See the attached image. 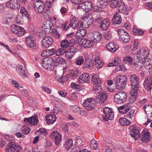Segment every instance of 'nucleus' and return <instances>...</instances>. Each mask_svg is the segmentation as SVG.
<instances>
[{"mask_svg":"<svg viewBox=\"0 0 152 152\" xmlns=\"http://www.w3.org/2000/svg\"><path fill=\"white\" fill-rule=\"evenodd\" d=\"M137 60L136 62H133L132 63V68L136 71H139L142 69L143 65L145 67V65L146 64V63L143 61V62H140L139 59L137 58Z\"/></svg>","mask_w":152,"mask_h":152,"instance_id":"23","label":"nucleus"},{"mask_svg":"<svg viewBox=\"0 0 152 152\" xmlns=\"http://www.w3.org/2000/svg\"><path fill=\"white\" fill-rule=\"evenodd\" d=\"M73 144V140L70 138L67 139L66 140L65 147L67 150H69Z\"/></svg>","mask_w":152,"mask_h":152,"instance_id":"41","label":"nucleus"},{"mask_svg":"<svg viewBox=\"0 0 152 152\" xmlns=\"http://www.w3.org/2000/svg\"><path fill=\"white\" fill-rule=\"evenodd\" d=\"M54 63L58 64H66V61L65 59L60 57L56 58L54 61Z\"/></svg>","mask_w":152,"mask_h":152,"instance_id":"38","label":"nucleus"},{"mask_svg":"<svg viewBox=\"0 0 152 152\" xmlns=\"http://www.w3.org/2000/svg\"><path fill=\"white\" fill-rule=\"evenodd\" d=\"M129 129L131 130L130 134L135 140H137L140 137L139 130L136 127L132 125L130 126Z\"/></svg>","mask_w":152,"mask_h":152,"instance_id":"14","label":"nucleus"},{"mask_svg":"<svg viewBox=\"0 0 152 152\" xmlns=\"http://www.w3.org/2000/svg\"><path fill=\"white\" fill-rule=\"evenodd\" d=\"M42 64L45 69L49 71L52 70L54 67L53 63H51L49 60L45 61Z\"/></svg>","mask_w":152,"mask_h":152,"instance_id":"31","label":"nucleus"},{"mask_svg":"<svg viewBox=\"0 0 152 152\" xmlns=\"http://www.w3.org/2000/svg\"><path fill=\"white\" fill-rule=\"evenodd\" d=\"M33 7L35 12L40 14L43 13L45 9L44 3L39 0H37L34 2Z\"/></svg>","mask_w":152,"mask_h":152,"instance_id":"5","label":"nucleus"},{"mask_svg":"<svg viewBox=\"0 0 152 152\" xmlns=\"http://www.w3.org/2000/svg\"><path fill=\"white\" fill-rule=\"evenodd\" d=\"M25 41L28 46L31 48H36L37 45L35 38L31 36H29L26 38Z\"/></svg>","mask_w":152,"mask_h":152,"instance_id":"17","label":"nucleus"},{"mask_svg":"<svg viewBox=\"0 0 152 152\" xmlns=\"http://www.w3.org/2000/svg\"><path fill=\"white\" fill-rule=\"evenodd\" d=\"M7 7L12 9L17 10L20 7V4L18 0H10L6 4Z\"/></svg>","mask_w":152,"mask_h":152,"instance_id":"16","label":"nucleus"},{"mask_svg":"<svg viewBox=\"0 0 152 152\" xmlns=\"http://www.w3.org/2000/svg\"><path fill=\"white\" fill-rule=\"evenodd\" d=\"M107 49L112 52H115L117 49L115 44L113 42H111L107 44L106 46Z\"/></svg>","mask_w":152,"mask_h":152,"instance_id":"37","label":"nucleus"},{"mask_svg":"<svg viewBox=\"0 0 152 152\" xmlns=\"http://www.w3.org/2000/svg\"><path fill=\"white\" fill-rule=\"evenodd\" d=\"M119 4V0H110V5L112 8H115Z\"/></svg>","mask_w":152,"mask_h":152,"instance_id":"45","label":"nucleus"},{"mask_svg":"<svg viewBox=\"0 0 152 152\" xmlns=\"http://www.w3.org/2000/svg\"><path fill=\"white\" fill-rule=\"evenodd\" d=\"M30 131V129L28 127L24 126L23 127L22 132L24 134H29Z\"/></svg>","mask_w":152,"mask_h":152,"instance_id":"60","label":"nucleus"},{"mask_svg":"<svg viewBox=\"0 0 152 152\" xmlns=\"http://www.w3.org/2000/svg\"><path fill=\"white\" fill-rule=\"evenodd\" d=\"M46 122L48 124H53L56 121V117L54 114L47 115L45 117Z\"/></svg>","mask_w":152,"mask_h":152,"instance_id":"28","label":"nucleus"},{"mask_svg":"<svg viewBox=\"0 0 152 152\" xmlns=\"http://www.w3.org/2000/svg\"><path fill=\"white\" fill-rule=\"evenodd\" d=\"M68 42L69 43V46H73L76 44L75 40L74 38H71V39L69 38L67 39Z\"/></svg>","mask_w":152,"mask_h":152,"instance_id":"63","label":"nucleus"},{"mask_svg":"<svg viewBox=\"0 0 152 152\" xmlns=\"http://www.w3.org/2000/svg\"><path fill=\"white\" fill-rule=\"evenodd\" d=\"M20 12L23 16H25L27 18L29 19V15L26 9L24 7L20 8Z\"/></svg>","mask_w":152,"mask_h":152,"instance_id":"46","label":"nucleus"},{"mask_svg":"<svg viewBox=\"0 0 152 152\" xmlns=\"http://www.w3.org/2000/svg\"><path fill=\"white\" fill-rule=\"evenodd\" d=\"M123 61L125 64L131 65L132 64L133 59L130 56H126L124 57Z\"/></svg>","mask_w":152,"mask_h":152,"instance_id":"49","label":"nucleus"},{"mask_svg":"<svg viewBox=\"0 0 152 152\" xmlns=\"http://www.w3.org/2000/svg\"><path fill=\"white\" fill-rule=\"evenodd\" d=\"M115 83L116 89L123 90L125 88L127 82L126 76L124 75L116 76L114 77L113 80Z\"/></svg>","mask_w":152,"mask_h":152,"instance_id":"2","label":"nucleus"},{"mask_svg":"<svg viewBox=\"0 0 152 152\" xmlns=\"http://www.w3.org/2000/svg\"><path fill=\"white\" fill-rule=\"evenodd\" d=\"M16 69L20 75L23 76L25 75L26 68L24 66L19 65L17 66Z\"/></svg>","mask_w":152,"mask_h":152,"instance_id":"35","label":"nucleus"},{"mask_svg":"<svg viewBox=\"0 0 152 152\" xmlns=\"http://www.w3.org/2000/svg\"><path fill=\"white\" fill-rule=\"evenodd\" d=\"M89 37L93 43H96L98 42L100 40L102 36L99 32L95 31L90 33Z\"/></svg>","mask_w":152,"mask_h":152,"instance_id":"15","label":"nucleus"},{"mask_svg":"<svg viewBox=\"0 0 152 152\" xmlns=\"http://www.w3.org/2000/svg\"><path fill=\"white\" fill-rule=\"evenodd\" d=\"M19 26L15 24L12 25L11 27L12 32L15 34H18V30H19Z\"/></svg>","mask_w":152,"mask_h":152,"instance_id":"52","label":"nucleus"},{"mask_svg":"<svg viewBox=\"0 0 152 152\" xmlns=\"http://www.w3.org/2000/svg\"><path fill=\"white\" fill-rule=\"evenodd\" d=\"M127 98V95L124 92H120L115 94L114 96V100L117 103H122L124 102Z\"/></svg>","mask_w":152,"mask_h":152,"instance_id":"6","label":"nucleus"},{"mask_svg":"<svg viewBox=\"0 0 152 152\" xmlns=\"http://www.w3.org/2000/svg\"><path fill=\"white\" fill-rule=\"evenodd\" d=\"M21 148L20 145H16L13 142H11L8 143L5 151L6 152H18L20 151Z\"/></svg>","mask_w":152,"mask_h":152,"instance_id":"10","label":"nucleus"},{"mask_svg":"<svg viewBox=\"0 0 152 152\" xmlns=\"http://www.w3.org/2000/svg\"><path fill=\"white\" fill-rule=\"evenodd\" d=\"M53 42V39L51 37L46 36L42 39V44L43 47L48 48L52 44Z\"/></svg>","mask_w":152,"mask_h":152,"instance_id":"19","label":"nucleus"},{"mask_svg":"<svg viewBox=\"0 0 152 152\" xmlns=\"http://www.w3.org/2000/svg\"><path fill=\"white\" fill-rule=\"evenodd\" d=\"M91 82L95 85L100 84L102 82L101 78L97 74L94 75L92 76Z\"/></svg>","mask_w":152,"mask_h":152,"instance_id":"33","label":"nucleus"},{"mask_svg":"<svg viewBox=\"0 0 152 152\" xmlns=\"http://www.w3.org/2000/svg\"><path fill=\"white\" fill-rule=\"evenodd\" d=\"M96 141L95 140L92 139L91 141L90 144V146L92 149H96L97 148V145Z\"/></svg>","mask_w":152,"mask_h":152,"instance_id":"55","label":"nucleus"},{"mask_svg":"<svg viewBox=\"0 0 152 152\" xmlns=\"http://www.w3.org/2000/svg\"><path fill=\"white\" fill-rule=\"evenodd\" d=\"M87 34L86 30L84 29L78 30L76 34V36L80 38L84 37Z\"/></svg>","mask_w":152,"mask_h":152,"instance_id":"39","label":"nucleus"},{"mask_svg":"<svg viewBox=\"0 0 152 152\" xmlns=\"http://www.w3.org/2000/svg\"><path fill=\"white\" fill-rule=\"evenodd\" d=\"M133 32L134 35H142L144 33V32L140 29H138L136 27H134L133 29Z\"/></svg>","mask_w":152,"mask_h":152,"instance_id":"44","label":"nucleus"},{"mask_svg":"<svg viewBox=\"0 0 152 152\" xmlns=\"http://www.w3.org/2000/svg\"><path fill=\"white\" fill-rule=\"evenodd\" d=\"M54 2V0H47L46 2V5L48 8H50L53 5Z\"/></svg>","mask_w":152,"mask_h":152,"instance_id":"59","label":"nucleus"},{"mask_svg":"<svg viewBox=\"0 0 152 152\" xmlns=\"http://www.w3.org/2000/svg\"><path fill=\"white\" fill-rule=\"evenodd\" d=\"M81 40V43H80L85 48H90L94 46V43L91 40L83 38Z\"/></svg>","mask_w":152,"mask_h":152,"instance_id":"27","label":"nucleus"},{"mask_svg":"<svg viewBox=\"0 0 152 152\" xmlns=\"http://www.w3.org/2000/svg\"><path fill=\"white\" fill-rule=\"evenodd\" d=\"M107 98V93L102 90L99 93L96 97V101L99 103L102 104L104 103Z\"/></svg>","mask_w":152,"mask_h":152,"instance_id":"13","label":"nucleus"},{"mask_svg":"<svg viewBox=\"0 0 152 152\" xmlns=\"http://www.w3.org/2000/svg\"><path fill=\"white\" fill-rule=\"evenodd\" d=\"M87 54L84 55L85 60L82 67L83 69H91L94 67V64L93 61L89 58Z\"/></svg>","mask_w":152,"mask_h":152,"instance_id":"12","label":"nucleus"},{"mask_svg":"<svg viewBox=\"0 0 152 152\" xmlns=\"http://www.w3.org/2000/svg\"><path fill=\"white\" fill-rule=\"evenodd\" d=\"M140 140L142 142H147L150 140V134L148 131L146 129L143 130L141 133Z\"/></svg>","mask_w":152,"mask_h":152,"instance_id":"21","label":"nucleus"},{"mask_svg":"<svg viewBox=\"0 0 152 152\" xmlns=\"http://www.w3.org/2000/svg\"><path fill=\"white\" fill-rule=\"evenodd\" d=\"M119 35L120 40L124 43H126L130 40L129 35L122 29H118L117 30Z\"/></svg>","mask_w":152,"mask_h":152,"instance_id":"7","label":"nucleus"},{"mask_svg":"<svg viewBox=\"0 0 152 152\" xmlns=\"http://www.w3.org/2000/svg\"><path fill=\"white\" fill-rule=\"evenodd\" d=\"M104 39L108 40H110L112 37L111 32L109 31L106 32L104 34Z\"/></svg>","mask_w":152,"mask_h":152,"instance_id":"58","label":"nucleus"},{"mask_svg":"<svg viewBox=\"0 0 152 152\" xmlns=\"http://www.w3.org/2000/svg\"><path fill=\"white\" fill-rule=\"evenodd\" d=\"M65 49L63 48H61L56 50H55L56 55L57 56H59L64 54L65 53Z\"/></svg>","mask_w":152,"mask_h":152,"instance_id":"51","label":"nucleus"},{"mask_svg":"<svg viewBox=\"0 0 152 152\" xmlns=\"http://www.w3.org/2000/svg\"><path fill=\"white\" fill-rule=\"evenodd\" d=\"M118 6V11L119 12L124 14H128L126 6L124 3H119V4Z\"/></svg>","mask_w":152,"mask_h":152,"instance_id":"34","label":"nucleus"},{"mask_svg":"<svg viewBox=\"0 0 152 152\" xmlns=\"http://www.w3.org/2000/svg\"><path fill=\"white\" fill-rule=\"evenodd\" d=\"M83 107L87 110H90L95 106V102L94 98H87L83 104Z\"/></svg>","mask_w":152,"mask_h":152,"instance_id":"8","label":"nucleus"},{"mask_svg":"<svg viewBox=\"0 0 152 152\" xmlns=\"http://www.w3.org/2000/svg\"><path fill=\"white\" fill-rule=\"evenodd\" d=\"M149 50L146 48H143L140 49L137 54V58L139 59L140 62L144 61L146 64L150 62L151 60H152V56H150Z\"/></svg>","mask_w":152,"mask_h":152,"instance_id":"1","label":"nucleus"},{"mask_svg":"<svg viewBox=\"0 0 152 152\" xmlns=\"http://www.w3.org/2000/svg\"><path fill=\"white\" fill-rule=\"evenodd\" d=\"M84 20L83 22L84 24H86L85 27H89L92 23L93 20L91 17H87L84 18Z\"/></svg>","mask_w":152,"mask_h":152,"instance_id":"40","label":"nucleus"},{"mask_svg":"<svg viewBox=\"0 0 152 152\" xmlns=\"http://www.w3.org/2000/svg\"><path fill=\"white\" fill-rule=\"evenodd\" d=\"M121 62V59L118 57H116L113 61L107 64L108 67L118 65Z\"/></svg>","mask_w":152,"mask_h":152,"instance_id":"36","label":"nucleus"},{"mask_svg":"<svg viewBox=\"0 0 152 152\" xmlns=\"http://www.w3.org/2000/svg\"><path fill=\"white\" fill-rule=\"evenodd\" d=\"M78 51L77 48L74 47L68 49L66 51V52L65 55L66 57L68 59H71L73 57L74 54H75Z\"/></svg>","mask_w":152,"mask_h":152,"instance_id":"22","label":"nucleus"},{"mask_svg":"<svg viewBox=\"0 0 152 152\" xmlns=\"http://www.w3.org/2000/svg\"><path fill=\"white\" fill-rule=\"evenodd\" d=\"M24 121L26 123H28L32 126H34L37 124L39 120L37 116L36 115H34L29 118H25Z\"/></svg>","mask_w":152,"mask_h":152,"instance_id":"20","label":"nucleus"},{"mask_svg":"<svg viewBox=\"0 0 152 152\" xmlns=\"http://www.w3.org/2000/svg\"><path fill=\"white\" fill-rule=\"evenodd\" d=\"M143 107L146 114L147 112L150 113L152 110V106L149 104L145 105Z\"/></svg>","mask_w":152,"mask_h":152,"instance_id":"56","label":"nucleus"},{"mask_svg":"<svg viewBox=\"0 0 152 152\" xmlns=\"http://www.w3.org/2000/svg\"><path fill=\"white\" fill-rule=\"evenodd\" d=\"M144 86L147 91H151L152 88V81H151L150 83L149 84L144 85Z\"/></svg>","mask_w":152,"mask_h":152,"instance_id":"64","label":"nucleus"},{"mask_svg":"<svg viewBox=\"0 0 152 152\" xmlns=\"http://www.w3.org/2000/svg\"><path fill=\"white\" fill-rule=\"evenodd\" d=\"M90 77L88 74L85 73L81 75L78 78V80L80 83L90 82Z\"/></svg>","mask_w":152,"mask_h":152,"instance_id":"24","label":"nucleus"},{"mask_svg":"<svg viewBox=\"0 0 152 152\" xmlns=\"http://www.w3.org/2000/svg\"><path fill=\"white\" fill-rule=\"evenodd\" d=\"M108 4V0H98L96 9L99 11H102L101 9L105 8Z\"/></svg>","mask_w":152,"mask_h":152,"instance_id":"26","label":"nucleus"},{"mask_svg":"<svg viewBox=\"0 0 152 152\" xmlns=\"http://www.w3.org/2000/svg\"><path fill=\"white\" fill-rule=\"evenodd\" d=\"M19 30H18V34L19 36L21 37L23 35L25 34V32L23 28L19 26Z\"/></svg>","mask_w":152,"mask_h":152,"instance_id":"61","label":"nucleus"},{"mask_svg":"<svg viewBox=\"0 0 152 152\" xmlns=\"http://www.w3.org/2000/svg\"><path fill=\"white\" fill-rule=\"evenodd\" d=\"M134 110H131L128 113L125 115V117L132 120V118L134 115Z\"/></svg>","mask_w":152,"mask_h":152,"instance_id":"57","label":"nucleus"},{"mask_svg":"<svg viewBox=\"0 0 152 152\" xmlns=\"http://www.w3.org/2000/svg\"><path fill=\"white\" fill-rule=\"evenodd\" d=\"M145 68L148 70L149 74L152 75V59L151 60L148 64L145 65Z\"/></svg>","mask_w":152,"mask_h":152,"instance_id":"50","label":"nucleus"},{"mask_svg":"<svg viewBox=\"0 0 152 152\" xmlns=\"http://www.w3.org/2000/svg\"><path fill=\"white\" fill-rule=\"evenodd\" d=\"M50 137L52 139L54 138V141L56 145H58L61 138V136L59 133L56 131H52L50 135Z\"/></svg>","mask_w":152,"mask_h":152,"instance_id":"18","label":"nucleus"},{"mask_svg":"<svg viewBox=\"0 0 152 152\" xmlns=\"http://www.w3.org/2000/svg\"><path fill=\"white\" fill-rule=\"evenodd\" d=\"M130 80L132 90H138L139 88V78L135 74L131 75L130 76Z\"/></svg>","mask_w":152,"mask_h":152,"instance_id":"4","label":"nucleus"},{"mask_svg":"<svg viewBox=\"0 0 152 152\" xmlns=\"http://www.w3.org/2000/svg\"><path fill=\"white\" fill-rule=\"evenodd\" d=\"M67 39H65L62 40L61 42L60 45L61 47L63 48H66L70 46L68 42Z\"/></svg>","mask_w":152,"mask_h":152,"instance_id":"48","label":"nucleus"},{"mask_svg":"<svg viewBox=\"0 0 152 152\" xmlns=\"http://www.w3.org/2000/svg\"><path fill=\"white\" fill-rule=\"evenodd\" d=\"M103 112L105 114L102 116L104 121H107L109 120H112L113 119V113L110 108L106 107L103 109Z\"/></svg>","mask_w":152,"mask_h":152,"instance_id":"9","label":"nucleus"},{"mask_svg":"<svg viewBox=\"0 0 152 152\" xmlns=\"http://www.w3.org/2000/svg\"><path fill=\"white\" fill-rule=\"evenodd\" d=\"M55 25L57 28H62L63 26V22L62 19L60 18L58 19V20L55 23Z\"/></svg>","mask_w":152,"mask_h":152,"instance_id":"54","label":"nucleus"},{"mask_svg":"<svg viewBox=\"0 0 152 152\" xmlns=\"http://www.w3.org/2000/svg\"><path fill=\"white\" fill-rule=\"evenodd\" d=\"M84 60L83 57L80 56L76 58V60L75 62V63L77 65H80L84 62Z\"/></svg>","mask_w":152,"mask_h":152,"instance_id":"53","label":"nucleus"},{"mask_svg":"<svg viewBox=\"0 0 152 152\" xmlns=\"http://www.w3.org/2000/svg\"><path fill=\"white\" fill-rule=\"evenodd\" d=\"M131 108V105L129 104L123 105L118 108L119 113L121 114H124L129 111Z\"/></svg>","mask_w":152,"mask_h":152,"instance_id":"25","label":"nucleus"},{"mask_svg":"<svg viewBox=\"0 0 152 152\" xmlns=\"http://www.w3.org/2000/svg\"><path fill=\"white\" fill-rule=\"evenodd\" d=\"M44 27L42 28V30L40 31L38 30L37 32H38L39 34H38L40 37L43 35L45 34L50 32V31L54 28L53 23L50 21H46L44 23Z\"/></svg>","mask_w":152,"mask_h":152,"instance_id":"3","label":"nucleus"},{"mask_svg":"<svg viewBox=\"0 0 152 152\" xmlns=\"http://www.w3.org/2000/svg\"><path fill=\"white\" fill-rule=\"evenodd\" d=\"M121 16L118 14L116 12L114 15L112 20V23L115 25H118L121 23Z\"/></svg>","mask_w":152,"mask_h":152,"instance_id":"29","label":"nucleus"},{"mask_svg":"<svg viewBox=\"0 0 152 152\" xmlns=\"http://www.w3.org/2000/svg\"><path fill=\"white\" fill-rule=\"evenodd\" d=\"M119 123L122 126H127L131 124L130 121L127 120L126 118H121L119 120Z\"/></svg>","mask_w":152,"mask_h":152,"instance_id":"42","label":"nucleus"},{"mask_svg":"<svg viewBox=\"0 0 152 152\" xmlns=\"http://www.w3.org/2000/svg\"><path fill=\"white\" fill-rule=\"evenodd\" d=\"M110 22L108 18H106L104 20L100 25V28L102 30H106L110 25Z\"/></svg>","mask_w":152,"mask_h":152,"instance_id":"32","label":"nucleus"},{"mask_svg":"<svg viewBox=\"0 0 152 152\" xmlns=\"http://www.w3.org/2000/svg\"><path fill=\"white\" fill-rule=\"evenodd\" d=\"M123 26L128 30H129L131 29V25L130 23L128 21H126L124 23Z\"/></svg>","mask_w":152,"mask_h":152,"instance_id":"62","label":"nucleus"},{"mask_svg":"<svg viewBox=\"0 0 152 152\" xmlns=\"http://www.w3.org/2000/svg\"><path fill=\"white\" fill-rule=\"evenodd\" d=\"M93 7L92 3L90 1H87L80 4L77 6V9L78 10L81 8L86 12H88L92 9Z\"/></svg>","mask_w":152,"mask_h":152,"instance_id":"11","label":"nucleus"},{"mask_svg":"<svg viewBox=\"0 0 152 152\" xmlns=\"http://www.w3.org/2000/svg\"><path fill=\"white\" fill-rule=\"evenodd\" d=\"M95 65L97 69L101 68L103 66V63L100 58L96 57L95 59Z\"/></svg>","mask_w":152,"mask_h":152,"instance_id":"43","label":"nucleus"},{"mask_svg":"<svg viewBox=\"0 0 152 152\" xmlns=\"http://www.w3.org/2000/svg\"><path fill=\"white\" fill-rule=\"evenodd\" d=\"M138 90H132L130 93V96L129 98V102L132 104L136 100Z\"/></svg>","mask_w":152,"mask_h":152,"instance_id":"30","label":"nucleus"},{"mask_svg":"<svg viewBox=\"0 0 152 152\" xmlns=\"http://www.w3.org/2000/svg\"><path fill=\"white\" fill-rule=\"evenodd\" d=\"M93 88V92L95 93H99L103 90L100 84H96Z\"/></svg>","mask_w":152,"mask_h":152,"instance_id":"47","label":"nucleus"}]
</instances>
